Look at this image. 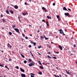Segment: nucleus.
I'll use <instances>...</instances> for the list:
<instances>
[{"label": "nucleus", "mask_w": 77, "mask_h": 77, "mask_svg": "<svg viewBox=\"0 0 77 77\" xmlns=\"http://www.w3.org/2000/svg\"><path fill=\"white\" fill-rule=\"evenodd\" d=\"M58 31L59 32H60V34H63V36H65V34H64L63 31L62 29H60L59 30H58Z\"/></svg>", "instance_id": "nucleus-1"}, {"label": "nucleus", "mask_w": 77, "mask_h": 77, "mask_svg": "<svg viewBox=\"0 0 77 77\" xmlns=\"http://www.w3.org/2000/svg\"><path fill=\"white\" fill-rule=\"evenodd\" d=\"M35 65V63L34 62H33V63H31L29 64V66H34Z\"/></svg>", "instance_id": "nucleus-2"}, {"label": "nucleus", "mask_w": 77, "mask_h": 77, "mask_svg": "<svg viewBox=\"0 0 77 77\" xmlns=\"http://www.w3.org/2000/svg\"><path fill=\"white\" fill-rule=\"evenodd\" d=\"M14 30H15L16 32H17V33H20L19 31V29H18V28H14Z\"/></svg>", "instance_id": "nucleus-3"}, {"label": "nucleus", "mask_w": 77, "mask_h": 77, "mask_svg": "<svg viewBox=\"0 0 77 77\" xmlns=\"http://www.w3.org/2000/svg\"><path fill=\"white\" fill-rule=\"evenodd\" d=\"M42 9L44 11H45L46 12H47V10H46V8H45V7H42Z\"/></svg>", "instance_id": "nucleus-4"}, {"label": "nucleus", "mask_w": 77, "mask_h": 77, "mask_svg": "<svg viewBox=\"0 0 77 77\" xmlns=\"http://www.w3.org/2000/svg\"><path fill=\"white\" fill-rule=\"evenodd\" d=\"M58 47L59 48L60 50H63V49L62 48V47L61 46V45H59L58 46Z\"/></svg>", "instance_id": "nucleus-5"}, {"label": "nucleus", "mask_w": 77, "mask_h": 77, "mask_svg": "<svg viewBox=\"0 0 77 77\" xmlns=\"http://www.w3.org/2000/svg\"><path fill=\"white\" fill-rule=\"evenodd\" d=\"M63 9L64 11H68V10L66 9V7H63Z\"/></svg>", "instance_id": "nucleus-6"}, {"label": "nucleus", "mask_w": 77, "mask_h": 77, "mask_svg": "<svg viewBox=\"0 0 77 77\" xmlns=\"http://www.w3.org/2000/svg\"><path fill=\"white\" fill-rule=\"evenodd\" d=\"M9 11L11 13V14H14V11H13L11 10H10Z\"/></svg>", "instance_id": "nucleus-7"}, {"label": "nucleus", "mask_w": 77, "mask_h": 77, "mask_svg": "<svg viewBox=\"0 0 77 77\" xmlns=\"http://www.w3.org/2000/svg\"><path fill=\"white\" fill-rule=\"evenodd\" d=\"M64 14L66 16H68V15H69V14L68 13H64Z\"/></svg>", "instance_id": "nucleus-8"}, {"label": "nucleus", "mask_w": 77, "mask_h": 77, "mask_svg": "<svg viewBox=\"0 0 77 77\" xmlns=\"http://www.w3.org/2000/svg\"><path fill=\"white\" fill-rule=\"evenodd\" d=\"M14 8H15L16 9H17L18 8V6L17 5H15L14 6Z\"/></svg>", "instance_id": "nucleus-9"}, {"label": "nucleus", "mask_w": 77, "mask_h": 77, "mask_svg": "<svg viewBox=\"0 0 77 77\" xmlns=\"http://www.w3.org/2000/svg\"><path fill=\"white\" fill-rule=\"evenodd\" d=\"M20 70L22 72H24V70L23 69L21 68H20Z\"/></svg>", "instance_id": "nucleus-10"}, {"label": "nucleus", "mask_w": 77, "mask_h": 77, "mask_svg": "<svg viewBox=\"0 0 77 77\" xmlns=\"http://www.w3.org/2000/svg\"><path fill=\"white\" fill-rule=\"evenodd\" d=\"M21 75L22 77H25L26 75L25 74H21Z\"/></svg>", "instance_id": "nucleus-11"}, {"label": "nucleus", "mask_w": 77, "mask_h": 77, "mask_svg": "<svg viewBox=\"0 0 77 77\" xmlns=\"http://www.w3.org/2000/svg\"><path fill=\"white\" fill-rule=\"evenodd\" d=\"M47 18H48V19H50V20H51V17H50L49 16H47Z\"/></svg>", "instance_id": "nucleus-12"}, {"label": "nucleus", "mask_w": 77, "mask_h": 77, "mask_svg": "<svg viewBox=\"0 0 77 77\" xmlns=\"http://www.w3.org/2000/svg\"><path fill=\"white\" fill-rule=\"evenodd\" d=\"M47 47H48L49 48H51V46H50V45L47 44Z\"/></svg>", "instance_id": "nucleus-13"}, {"label": "nucleus", "mask_w": 77, "mask_h": 77, "mask_svg": "<svg viewBox=\"0 0 77 77\" xmlns=\"http://www.w3.org/2000/svg\"><path fill=\"white\" fill-rule=\"evenodd\" d=\"M46 24L47 26H49V23H48V21L46 22Z\"/></svg>", "instance_id": "nucleus-14"}, {"label": "nucleus", "mask_w": 77, "mask_h": 77, "mask_svg": "<svg viewBox=\"0 0 77 77\" xmlns=\"http://www.w3.org/2000/svg\"><path fill=\"white\" fill-rule=\"evenodd\" d=\"M66 71L67 74H69V75H70V73H69V72H68V71L66 70Z\"/></svg>", "instance_id": "nucleus-15"}, {"label": "nucleus", "mask_w": 77, "mask_h": 77, "mask_svg": "<svg viewBox=\"0 0 77 77\" xmlns=\"http://www.w3.org/2000/svg\"><path fill=\"white\" fill-rule=\"evenodd\" d=\"M20 55L22 57H23V58H24V57H24V55H23V54H20Z\"/></svg>", "instance_id": "nucleus-16"}, {"label": "nucleus", "mask_w": 77, "mask_h": 77, "mask_svg": "<svg viewBox=\"0 0 77 77\" xmlns=\"http://www.w3.org/2000/svg\"><path fill=\"white\" fill-rule=\"evenodd\" d=\"M38 74H40V75H42V72H38Z\"/></svg>", "instance_id": "nucleus-17"}, {"label": "nucleus", "mask_w": 77, "mask_h": 77, "mask_svg": "<svg viewBox=\"0 0 77 77\" xmlns=\"http://www.w3.org/2000/svg\"><path fill=\"white\" fill-rule=\"evenodd\" d=\"M40 68H41L42 69H44V67L43 66H40Z\"/></svg>", "instance_id": "nucleus-18"}, {"label": "nucleus", "mask_w": 77, "mask_h": 77, "mask_svg": "<svg viewBox=\"0 0 77 77\" xmlns=\"http://www.w3.org/2000/svg\"><path fill=\"white\" fill-rule=\"evenodd\" d=\"M6 12L7 14H9V11H8V10H6Z\"/></svg>", "instance_id": "nucleus-19"}, {"label": "nucleus", "mask_w": 77, "mask_h": 77, "mask_svg": "<svg viewBox=\"0 0 77 77\" xmlns=\"http://www.w3.org/2000/svg\"><path fill=\"white\" fill-rule=\"evenodd\" d=\"M9 34L10 35H12V33L11 32H9Z\"/></svg>", "instance_id": "nucleus-20"}, {"label": "nucleus", "mask_w": 77, "mask_h": 77, "mask_svg": "<svg viewBox=\"0 0 77 77\" xmlns=\"http://www.w3.org/2000/svg\"><path fill=\"white\" fill-rule=\"evenodd\" d=\"M57 18L59 19V18H60V16L59 15H57Z\"/></svg>", "instance_id": "nucleus-21"}, {"label": "nucleus", "mask_w": 77, "mask_h": 77, "mask_svg": "<svg viewBox=\"0 0 77 77\" xmlns=\"http://www.w3.org/2000/svg\"><path fill=\"white\" fill-rule=\"evenodd\" d=\"M33 44L34 46H35L36 45V43L35 42H33Z\"/></svg>", "instance_id": "nucleus-22"}, {"label": "nucleus", "mask_w": 77, "mask_h": 77, "mask_svg": "<svg viewBox=\"0 0 77 77\" xmlns=\"http://www.w3.org/2000/svg\"><path fill=\"white\" fill-rule=\"evenodd\" d=\"M32 59H29V62H32Z\"/></svg>", "instance_id": "nucleus-23"}, {"label": "nucleus", "mask_w": 77, "mask_h": 77, "mask_svg": "<svg viewBox=\"0 0 77 77\" xmlns=\"http://www.w3.org/2000/svg\"><path fill=\"white\" fill-rule=\"evenodd\" d=\"M24 63H27V61L26 60H24Z\"/></svg>", "instance_id": "nucleus-24"}, {"label": "nucleus", "mask_w": 77, "mask_h": 77, "mask_svg": "<svg viewBox=\"0 0 77 77\" xmlns=\"http://www.w3.org/2000/svg\"><path fill=\"white\" fill-rule=\"evenodd\" d=\"M47 57L48 58H50V59H51V57H50V56H49V55H48Z\"/></svg>", "instance_id": "nucleus-25"}, {"label": "nucleus", "mask_w": 77, "mask_h": 77, "mask_svg": "<svg viewBox=\"0 0 77 77\" xmlns=\"http://www.w3.org/2000/svg\"><path fill=\"white\" fill-rule=\"evenodd\" d=\"M22 36L23 37H25V36H26L25 35H24V34L22 33Z\"/></svg>", "instance_id": "nucleus-26"}, {"label": "nucleus", "mask_w": 77, "mask_h": 77, "mask_svg": "<svg viewBox=\"0 0 77 77\" xmlns=\"http://www.w3.org/2000/svg\"><path fill=\"white\" fill-rule=\"evenodd\" d=\"M22 15H26V13H22Z\"/></svg>", "instance_id": "nucleus-27"}, {"label": "nucleus", "mask_w": 77, "mask_h": 77, "mask_svg": "<svg viewBox=\"0 0 77 77\" xmlns=\"http://www.w3.org/2000/svg\"><path fill=\"white\" fill-rule=\"evenodd\" d=\"M42 22H44V23H45V20L43 19L42 20Z\"/></svg>", "instance_id": "nucleus-28"}, {"label": "nucleus", "mask_w": 77, "mask_h": 77, "mask_svg": "<svg viewBox=\"0 0 77 77\" xmlns=\"http://www.w3.org/2000/svg\"><path fill=\"white\" fill-rule=\"evenodd\" d=\"M52 57L53 58H54V59H57V58H56V57Z\"/></svg>", "instance_id": "nucleus-29"}, {"label": "nucleus", "mask_w": 77, "mask_h": 77, "mask_svg": "<svg viewBox=\"0 0 77 77\" xmlns=\"http://www.w3.org/2000/svg\"><path fill=\"white\" fill-rule=\"evenodd\" d=\"M0 66H2V67H4V66L2 65V64H0Z\"/></svg>", "instance_id": "nucleus-30"}, {"label": "nucleus", "mask_w": 77, "mask_h": 77, "mask_svg": "<svg viewBox=\"0 0 77 77\" xmlns=\"http://www.w3.org/2000/svg\"><path fill=\"white\" fill-rule=\"evenodd\" d=\"M29 48H31V47H32V45H30L29 46Z\"/></svg>", "instance_id": "nucleus-31"}, {"label": "nucleus", "mask_w": 77, "mask_h": 77, "mask_svg": "<svg viewBox=\"0 0 77 77\" xmlns=\"http://www.w3.org/2000/svg\"><path fill=\"white\" fill-rule=\"evenodd\" d=\"M2 20L3 22H5V20L2 19Z\"/></svg>", "instance_id": "nucleus-32"}, {"label": "nucleus", "mask_w": 77, "mask_h": 77, "mask_svg": "<svg viewBox=\"0 0 77 77\" xmlns=\"http://www.w3.org/2000/svg\"><path fill=\"white\" fill-rule=\"evenodd\" d=\"M16 68L17 69H19V67L18 66H16Z\"/></svg>", "instance_id": "nucleus-33"}, {"label": "nucleus", "mask_w": 77, "mask_h": 77, "mask_svg": "<svg viewBox=\"0 0 77 77\" xmlns=\"http://www.w3.org/2000/svg\"><path fill=\"white\" fill-rule=\"evenodd\" d=\"M55 5H56V4H55V3H54L53 4V6H55Z\"/></svg>", "instance_id": "nucleus-34"}, {"label": "nucleus", "mask_w": 77, "mask_h": 77, "mask_svg": "<svg viewBox=\"0 0 77 77\" xmlns=\"http://www.w3.org/2000/svg\"><path fill=\"white\" fill-rule=\"evenodd\" d=\"M38 48H42V47L41 46H38Z\"/></svg>", "instance_id": "nucleus-35"}, {"label": "nucleus", "mask_w": 77, "mask_h": 77, "mask_svg": "<svg viewBox=\"0 0 77 77\" xmlns=\"http://www.w3.org/2000/svg\"><path fill=\"white\" fill-rule=\"evenodd\" d=\"M31 75H35L34 74L32 73H31Z\"/></svg>", "instance_id": "nucleus-36"}, {"label": "nucleus", "mask_w": 77, "mask_h": 77, "mask_svg": "<svg viewBox=\"0 0 77 77\" xmlns=\"http://www.w3.org/2000/svg\"><path fill=\"white\" fill-rule=\"evenodd\" d=\"M12 27L13 28H14V27H15V25H13L12 26Z\"/></svg>", "instance_id": "nucleus-37"}, {"label": "nucleus", "mask_w": 77, "mask_h": 77, "mask_svg": "<svg viewBox=\"0 0 77 77\" xmlns=\"http://www.w3.org/2000/svg\"><path fill=\"white\" fill-rule=\"evenodd\" d=\"M30 42L31 43V44H33V41H31Z\"/></svg>", "instance_id": "nucleus-38"}, {"label": "nucleus", "mask_w": 77, "mask_h": 77, "mask_svg": "<svg viewBox=\"0 0 77 77\" xmlns=\"http://www.w3.org/2000/svg\"><path fill=\"white\" fill-rule=\"evenodd\" d=\"M8 47H10L11 45H10V44H9L8 43Z\"/></svg>", "instance_id": "nucleus-39"}, {"label": "nucleus", "mask_w": 77, "mask_h": 77, "mask_svg": "<svg viewBox=\"0 0 77 77\" xmlns=\"http://www.w3.org/2000/svg\"><path fill=\"white\" fill-rule=\"evenodd\" d=\"M63 74L64 75H65V76H66V77H68V76H67V75H66V74H64L63 73Z\"/></svg>", "instance_id": "nucleus-40"}, {"label": "nucleus", "mask_w": 77, "mask_h": 77, "mask_svg": "<svg viewBox=\"0 0 77 77\" xmlns=\"http://www.w3.org/2000/svg\"><path fill=\"white\" fill-rule=\"evenodd\" d=\"M68 10L69 11H71V9H69H69H68Z\"/></svg>", "instance_id": "nucleus-41"}, {"label": "nucleus", "mask_w": 77, "mask_h": 77, "mask_svg": "<svg viewBox=\"0 0 77 77\" xmlns=\"http://www.w3.org/2000/svg\"><path fill=\"white\" fill-rule=\"evenodd\" d=\"M55 53H56V54H59V52H55Z\"/></svg>", "instance_id": "nucleus-42"}, {"label": "nucleus", "mask_w": 77, "mask_h": 77, "mask_svg": "<svg viewBox=\"0 0 77 77\" xmlns=\"http://www.w3.org/2000/svg\"><path fill=\"white\" fill-rule=\"evenodd\" d=\"M41 38H42V39H44V37H43L42 36H40Z\"/></svg>", "instance_id": "nucleus-43"}, {"label": "nucleus", "mask_w": 77, "mask_h": 77, "mask_svg": "<svg viewBox=\"0 0 77 77\" xmlns=\"http://www.w3.org/2000/svg\"><path fill=\"white\" fill-rule=\"evenodd\" d=\"M73 47H76V45H74Z\"/></svg>", "instance_id": "nucleus-44"}, {"label": "nucleus", "mask_w": 77, "mask_h": 77, "mask_svg": "<svg viewBox=\"0 0 77 77\" xmlns=\"http://www.w3.org/2000/svg\"><path fill=\"white\" fill-rule=\"evenodd\" d=\"M9 61H12V59H9Z\"/></svg>", "instance_id": "nucleus-45"}, {"label": "nucleus", "mask_w": 77, "mask_h": 77, "mask_svg": "<svg viewBox=\"0 0 77 77\" xmlns=\"http://www.w3.org/2000/svg\"><path fill=\"white\" fill-rule=\"evenodd\" d=\"M5 68H8V66H5Z\"/></svg>", "instance_id": "nucleus-46"}, {"label": "nucleus", "mask_w": 77, "mask_h": 77, "mask_svg": "<svg viewBox=\"0 0 77 77\" xmlns=\"http://www.w3.org/2000/svg\"><path fill=\"white\" fill-rule=\"evenodd\" d=\"M25 38H26V39H28V37H26Z\"/></svg>", "instance_id": "nucleus-47"}, {"label": "nucleus", "mask_w": 77, "mask_h": 77, "mask_svg": "<svg viewBox=\"0 0 77 77\" xmlns=\"http://www.w3.org/2000/svg\"><path fill=\"white\" fill-rule=\"evenodd\" d=\"M31 77H35V76H33L32 75H31Z\"/></svg>", "instance_id": "nucleus-48"}, {"label": "nucleus", "mask_w": 77, "mask_h": 77, "mask_svg": "<svg viewBox=\"0 0 77 77\" xmlns=\"http://www.w3.org/2000/svg\"><path fill=\"white\" fill-rule=\"evenodd\" d=\"M37 53H38V54H39V55H41V54L39 53V52H38Z\"/></svg>", "instance_id": "nucleus-49"}, {"label": "nucleus", "mask_w": 77, "mask_h": 77, "mask_svg": "<svg viewBox=\"0 0 77 77\" xmlns=\"http://www.w3.org/2000/svg\"><path fill=\"white\" fill-rule=\"evenodd\" d=\"M68 17H71V15H69L68 16Z\"/></svg>", "instance_id": "nucleus-50"}, {"label": "nucleus", "mask_w": 77, "mask_h": 77, "mask_svg": "<svg viewBox=\"0 0 77 77\" xmlns=\"http://www.w3.org/2000/svg\"><path fill=\"white\" fill-rule=\"evenodd\" d=\"M25 5H27V3H26V2H25Z\"/></svg>", "instance_id": "nucleus-51"}, {"label": "nucleus", "mask_w": 77, "mask_h": 77, "mask_svg": "<svg viewBox=\"0 0 77 77\" xmlns=\"http://www.w3.org/2000/svg\"><path fill=\"white\" fill-rule=\"evenodd\" d=\"M54 76H55V77H57V75H55V74L54 75Z\"/></svg>", "instance_id": "nucleus-52"}, {"label": "nucleus", "mask_w": 77, "mask_h": 77, "mask_svg": "<svg viewBox=\"0 0 77 77\" xmlns=\"http://www.w3.org/2000/svg\"><path fill=\"white\" fill-rule=\"evenodd\" d=\"M45 39H48V38H47V37L46 38H45Z\"/></svg>", "instance_id": "nucleus-53"}, {"label": "nucleus", "mask_w": 77, "mask_h": 77, "mask_svg": "<svg viewBox=\"0 0 77 77\" xmlns=\"http://www.w3.org/2000/svg\"><path fill=\"white\" fill-rule=\"evenodd\" d=\"M39 63L40 65H42V63Z\"/></svg>", "instance_id": "nucleus-54"}, {"label": "nucleus", "mask_w": 77, "mask_h": 77, "mask_svg": "<svg viewBox=\"0 0 77 77\" xmlns=\"http://www.w3.org/2000/svg\"><path fill=\"white\" fill-rule=\"evenodd\" d=\"M31 55L32 56V57H33V55L32 54H31Z\"/></svg>", "instance_id": "nucleus-55"}, {"label": "nucleus", "mask_w": 77, "mask_h": 77, "mask_svg": "<svg viewBox=\"0 0 77 77\" xmlns=\"http://www.w3.org/2000/svg\"><path fill=\"white\" fill-rule=\"evenodd\" d=\"M44 36L45 38V39L46 38V37H45V35H44Z\"/></svg>", "instance_id": "nucleus-56"}, {"label": "nucleus", "mask_w": 77, "mask_h": 77, "mask_svg": "<svg viewBox=\"0 0 77 77\" xmlns=\"http://www.w3.org/2000/svg\"><path fill=\"white\" fill-rule=\"evenodd\" d=\"M29 52H30L31 54H32V52H31V51H30Z\"/></svg>", "instance_id": "nucleus-57"}, {"label": "nucleus", "mask_w": 77, "mask_h": 77, "mask_svg": "<svg viewBox=\"0 0 77 77\" xmlns=\"http://www.w3.org/2000/svg\"><path fill=\"white\" fill-rule=\"evenodd\" d=\"M20 17L19 16L18 17V19H19V20H20Z\"/></svg>", "instance_id": "nucleus-58"}, {"label": "nucleus", "mask_w": 77, "mask_h": 77, "mask_svg": "<svg viewBox=\"0 0 77 77\" xmlns=\"http://www.w3.org/2000/svg\"><path fill=\"white\" fill-rule=\"evenodd\" d=\"M40 32V31L38 30V31L37 32H38V33H39V32Z\"/></svg>", "instance_id": "nucleus-59"}, {"label": "nucleus", "mask_w": 77, "mask_h": 77, "mask_svg": "<svg viewBox=\"0 0 77 77\" xmlns=\"http://www.w3.org/2000/svg\"><path fill=\"white\" fill-rule=\"evenodd\" d=\"M48 54H51L50 53V52H49L48 53Z\"/></svg>", "instance_id": "nucleus-60"}, {"label": "nucleus", "mask_w": 77, "mask_h": 77, "mask_svg": "<svg viewBox=\"0 0 77 77\" xmlns=\"http://www.w3.org/2000/svg\"><path fill=\"white\" fill-rule=\"evenodd\" d=\"M30 36H32V34H30Z\"/></svg>", "instance_id": "nucleus-61"}, {"label": "nucleus", "mask_w": 77, "mask_h": 77, "mask_svg": "<svg viewBox=\"0 0 77 77\" xmlns=\"http://www.w3.org/2000/svg\"><path fill=\"white\" fill-rule=\"evenodd\" d=\"M29 27H31V25H29Z\"/></svg>", "instance_id": "nucleus-62"}, {"label": "nucleus", "mask_w": 77, "mask_h": 77, "mask_svg": "<svg viewBox=\"0 0 77 77\" xmlns=\"http://www.w3.org/2000/svg\"><path fill=\"white\" fill-rule=\"evenodd\" d=\"M38 63H41V61H38Z\"/></svg>", "instance_id": "nucleus-63"}, {"label": "nucleus", "mask_w": 77, "mask_h": 77, "mask_svg": "<svg viewBox=\"0 0 77 77\" xmlns=\"http://www.w3.org/2000/svg\"><path fill=\"white\" fill-rule=\"evenodd\" d=\"M1 17H3V15H1Z\"/></svg>", "instance_id": "nucleus-64"}]
</instances>
